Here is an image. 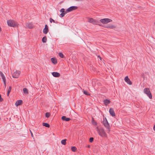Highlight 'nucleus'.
Masks as SVG:
<instances>
[{
  "instance_id": "nucleus-1",
  "label": "nucleus",
  "mask_w": 155,
  "mask_h": 155,
  "mask_svg": "<svg viewBox=\"0 0 155 155\" xmlns=\"http://www.w3.org/2000/svg\"><path fill=\"white\" fill-rule=\"evenodd\" d=\"M102 123L107 129L108 131H110V125L106 118L105 117H103V121L102 122Z\"/></svg>"
},
{
  "instance_id": "nucleus-2",
  "label": "nucleus",
  "mask_w": 155,
  "mask_h": 155,
  "mask_svg": "<svg viewBox=\"0 0 155 155\" xmlns=\"http://www.w3.org/2000/svg\"><path fill=\"white\" fill-rule=\"evenodd\" d=\"M97 131L101 137H106V134L103 128H97Z\"/></svg>"
},
{
  "instance_id": "nucleus-3",
  "label": "nucleus",
  "mask_w": 155,
  "mask_h": 155,
  "mask_svg": "<svg viewBox=\"0 0 155 155\" xmlns=\"http://www.w3.org/2000/svg\"><path fill=\"white\" fill-rule=\"evenodd\" d=\"M7 23L8 26L10 27H15L17 25V22L13 20H8Z\"/></svg>"
},
{
  "instance_id": "nucleus-4",
  "label": "nucleus",
  "mask_w": 155,
  "mask_h": 155,
  "mask_svg": "<svg viewBox=\"0 0 155 155\" xmlns=\"http://www.w3.org/2000/svg\"><path fill=\"white\" fill-rule=\"evenodd\" d=\"M143 92L145 94L147 95V96H148L150 99H151L152 98V95L149 88H144L143 90Z\"/></svg>"
},
{
  "instance_id": "nucleus-5",
  "label": "nucleus",
  "mask_w": 155,
  "mask_h": 155,
  "mask_svg": "<svg viewBox=\"0 0 155 155\" xmlns=\"http://www.w3.org/2000/svg\"><path fill=\"white\" fill-rule=\"evenodd\" d=\"M112 21V20L107 18H105L100 20V21L104 24H107L111 22Z\"/></svg>"
},
{
  "instance_id": "nucleus-6",
  "label": "nucleus",
  "mask_w": 155,
  "mask_h": 155,
  "mask_svg": "<svg viewBox=\"0 0 155 155\" xmlns=\"http://www.w3.org/2000/svg\"><path fill=\"white\" fill-rule=\"evenodd\" d=\"M20 72L19 71H16L12 74V77L15 78H18L19 76Z\"/></svg>"
},
{
  "instance_id": "nucleus-7",
  "label": "nucleus",
  "mask_w": 155,
  "mask_h": 155,
  "mask_svg": "<svg viewBox=\"0 0 155 155\" xmlns=\"http://www.w3.org/2000/svg\"><path fill=\"white\" fill-rule=\"evenodd\" d=\"M0 75L4 82V84L5 87L6 86V80L4 74L1 71H0Z\"/></svg>"
},
{
  "instance_id": "nucleus-8",
  "label": "nucleus",
  "mask_w": 155,
  "mask_h": 155,
  "mask_svg": "<svg viewBox=\"0 0 155 155\" xmlns=\"http://www.w3.org/2000/svg\"><path fill=\"white\" fill-rule=\"evenodd\" d=\"M78 8L77 6H72L67 9V12H71L72 11L75 10Z\"/></svg>"
},
{
  "instance_id": "nucleus-9",
  "label": "nucleus",
  "mask_w": 155,
  "mask_h": 155,
  "mask_svg": "<svg viewBox=\"0 0 155 155\" xmlns=\"http://www.w3.org/2000/svg\"><path fill=\"white\" fill-rule=\"evenodd\" d=\"M100 26H102L101 25H100ZM104 27L107 28H110V29H114L116 28V26L112 25H109L106 26H103Z\"/></svg>"
},
{
  "instance_id": "nucleus-10",
  "label": "nucleus",
  "mask_w": 155,
  "mask_h": 155,
  "mask_svg": "<svg viewBox=\"0 0 155 155\" xmlns=\"http://www.w3.org/2000/svg\"><path fill=\"white\" fill-rule=\"evenodd\" d=\"M124 80L128 84L130 85H131L132 84V82L130 81L127 76H126Z\"/></svg>"
},
{
  "instance_id": "nucleus-11",
  "label": "nucleus",
  "mask_w": 155,
  "mask_h": 155,
  "mask_svg": "<svg viewBox=\"0 0 155 155\" xmlns=\"http://www.w3.org/2000/svg\"><path fill=\"white\" fill-rule=\"evenodd\" d=\"M48 31V28L47 25H46L45 26V28L43 30V32L44 34H46Z\"/></svg>"
},
{
  "instance_id": "nucleus-12",
  "label": "nucleus",
  "mask_w": 155,
  "mask_h": 155,
  "mask_svg": "<svg viewBox=\"0 0 155 155\" xmlns=\"http://www.w3.org/2000/svg\"><path fill=\"white\" fill-rule=\"evenodd\" d=\"M52 75L55 77L58 78L60 76V74L59 73L57 72H54L52 73Z\"/></svg>"
},
{
  "instance_id": "nucleus-13",
  "label": "nucleus",
  "mask_w": 155,
  "mask_h": 155,
  "mask_svg": "<svg viewBox=\"0 0 155 155\" xmlns=\"http://www.w3.org/2000/svg\"><path fill=\"white\" fill-rule=\"evenodd\" d=\"M25 27L29 28H31L33 27L32 24L31 23H27L25 24Z\"/></svg>"
},
{
  "instance_id": "nucleus-14",
  "label": "nucleus",
  "mask_w": 155,
  "mask_h": 155,
  "mask_svg": "<svg viewBox=\"0 0 155 155\" xmlns=\"http://www.w3.org/2000/svg\"><path fill=\"white\" fill-rule=\"evenodd\" d=\"M109 113L111 115L114 117L115 116V114L114 113L113 109L112 108H110L109 109Z\"/></svg>"
},
{
  "instance_id": "nucleus-15",
  "label": "nucleus",
  "mask_w": 155,
  "mask_h": 155,
  "mask_svg": "<svg viewBox=\"0 0 155 155\" xmlns=\"http://www.w3.org/2000/svg\"><path fill=\"white\" fill-rule=\"evenodd\" d=\"M61 119L64 121H68L71 120V119L65 116H63L61 117Z\"/></svg>"
},
{
  "instance_id": "nucleus-16",
  "label": "nucleus",
  "mask_w": 155,
  "mask_h": 155,
  "mask_svg": "<svg viewBox=\"0 0 155 155\" xmlns=\"http://www.w3.org/2000/svg\"><path fill=\"white\" fill-rule=\"evenodd\" d=\"M22 100H17L15 103V105L16 106H18L22 104Z\"/></svg>"
},
{
  "instance_id": "nucleus-17",
  "label": "nucleus",
  "mask_w": 155,
  "mask_h": 155,
  "mask_svg": "<svg viewBox=\"0 0 155 155\" xmlns=\"http://www.w3.org/2000/svg\"><path fill=\"white\" fill-rule=\"evenodd\" d=\"M88 21L90 23H92L94 24H96V21L95 20L93 19V18H90L89 19V20Z\"/></svg>"
},
{
  "instance_id": "nucleus-18",
  "label": "nucleus",
  "mask_w": 155,
  "mask_h": 155,
  "mask_svg": "<svg viewBox=\"0 0 155 155\" xmlns=\"http://www.w3.org/2000/svg\"><path fill=\"white\" fill-rule=\"evenodd\" d=\"M104 104L106 106H107L110 102V101L106 99L104 101Z\"/></svg>"
},
{
  "instance_id": "nucleus-19",
  "label": "nucleus",
  "mask_w": 155,
  "mask_h": 155,
  "mask_svg": "<svg viewBox=\"0 0 155 155\" xmlns=\"http://www.w3.org/2000/svg\"><path fill=\"white\" fill-rule=\"evenodd\" d=\"M51 60L52 62L54 64H56L57 63V60L55 58H51Z\"/></svg>"
},
{
  "instance_id": "nucleus-20",
  "label": "nucleus",
  "mask_w": 155,
  "mask_h": 155,
  "mask_svg": "<svg viewBox=\"0 0 155 155\" xmlns=\"http://www.w3.org/2000/svg\"><path fill=\"white\" fill-rule=\"evenodd\" d=\"M42 124L43 125L46 127L49 128L50 127V125L47 123H43Z\"/></svg>"
},
{
  "instance_id": "nucleus-21",
  "label": "nucleus",
  "mask_w": 155,
  "mask_h": 155,
  "mask_svg": "<svg viewBox=\"0 0 155 155\" xmlns=\"http://www.w3.org/2000/svg\"><path fill=\"white\" fill-rule=\"evenodd\" d=\"M23 91L24 93L28 94V89L26 88H24L23 89Z\"/></svg>"
},
{
  "instance_id": "nucleus-22",
  "label": "nucleus",
  "mask_w": 155,
  "mask_h": 155,
  "mask_svg": "<svg viewBox=\"0 0 155 155\" xmlns=\"http://www.w3.org/2000/svg\"><path fill=\"white\" fill-rule=\"evenodd\" d=\"M66 139H64L63 140H62L61 141V143L64 145H65L66 143Z\"/></svg>"
},
{
  "instance_id": "nucleus-23",
  "label": "nucleus",
  "mask_w": 155,
  "mask_h": 155,
  "mask_svg": "<svg viewBox=\"0 0 155 155\" xmlns=\"http://www.w3.org/2000/svg\"><path fill=\"white\" fill-rule=\"evenodd\" d=\"M47 37L46 36L44 37L42 39V42L43 43H45L47 41Z\"/></svg>"
},
{
  "instance_id": "nucleus-24",
  "label": "nucleus",
  "mask_w": 155,
  "mask_h": 155,
  "mask_svg": "<svg viewBox=\"0 0 155 155\" xmlns=\"http://www.w3.org/2000/svg\"><path fill=\"white\" fill-rule=\"evenodd\" d=\"M92 123L93 125L95 126H96L97 124V122L95 121L93 118H92Z\"/></svg>"
},
{
  "instance_id": "nucleus-25",
  "label": "nucleus",
  "mask_w": 155,
  "mask_h": 155,
  "mask_svg": "<svg viewBox=\"0 0 155 155\" xmlns=\"http://www.w3.org/2000/svg\"><path fill=\"white\" fill-rule=\"evenodd\" d=\"M50 21L51 23H52V22H53L54 23H58L57 21H55L54 20H53L51 18H50Z\"/></svg>"
},
{
  "instance_id": "nucleus-26",
  "label": "nucleus",
  "mask_w": 155,
  "mask_h": 155,
  "mask_svg": "<svg viewBox=\"0 0 155 155\" xmlns=\"http://www.w3.org/2000/svg\"><path fill=\"white\" fill-rule=\"evenodd\" d=\"M84 93L87 95H90V94L86 91L83 90V91Z\"/></svg>"
},
{
  "instance_id": "nucleus-27",
  "label": "nucleus",
  "mask_w": 155,
  "mask_h": 155,
  "mask_svg": "<svg viewBox=\"0 0 155 155\" xmlns=\"http://www.w3.org/2000/svg\"><path fill=\"white\" fill-rule=\"evenodd\" d=\"M77 148L75 147H72L71 148V150L73 152H75Z\"/></svg>"
},
{
  "instance_id": "nucleus-28",
  "label": "nucleus",
  "mask_w": 155,
  "mask_h": 155,
  "mask_svg": "<svg viewBox=\"0 0 155 155\" xmlns=\"http://www.w3.org/2000/svg\"><path fill=\"white\" fill-rule=\"evenodd\" d=\"M50 115V113L48 112H47L45 114V116L47 118L49 117Z\"/></svg>"
},
{
  "instance_id": "nucleus-29",
  "label": "nucleus",
  "mask_w": 155,
  "mask_h": 155,
  "mask_svg": "<svg viewBox=\"0 0 155 155\" xmlns=\"http://www.w3.org/2000/svg\"><path fill=\"white\" fill-rule=\"evenodd\" d=\"M59 56L61 58H64V55L61 53H59Z\"/></svg>"
},
{
  "instance_id": "nucleus-30",
  "label": "nucleus",
  "mask_w": 155,
  "mask_h": 155,
  "mask_svg": "<svg viewBox=\"0 0 155 155\" xmlns=\"http://www.w3.org/2000/svg\"><path fill=\"white\" fill-rule=\"evenodd\" d=\"M93 140H94V138L93 137H90L89 139V141L91 143L93 141Z\"/></svg>"
},
{
  "instance_id": "nucleus-31",
  "label": "nucleus",
  "mask_w": 155,
  "mask_h": 155,
  "mask_svg": "<svg viewBox=\"0 0 155 155\" xmlns=\"http://www.w3.org/2000/svg\"><path fill=\"white\" fill-rule=\"evenodd\" d=\"M65 15V14L64 13H61L60 15V17H63Z\"/></svg>"
},
{
  "instance_id": "nucleus-32",
  "label": "nucleus",
  "mask_w": 155,
  "mask_h": 155,
  "mask_svg": "<svg viewBox=\"0 0 155 155\" xmlns=\"http://www.w3.org/2000/svg\"><path fill=\"white\" fill-rule=\"evenodd\" d=\"M60 12H61V13H64V12H65V9H64L62 8L60 10Z\"/></svg>"
},
{
  "instance_id": "nucleus-33",
  "label": "nucleus",
  "mask_w": 155,
  "mask_h": 155,
  "mask_svg": "<svg viewBox=\"0 0 155 155\" xmlns=\"http://www.w3.org/2000/svg\"><path fill=\"white\" fill-rule=\"evenodd\" d=\"M11 90L8 89V91H7V94L8 96V95L11 92Z\"/></svg>"
},
{
  "instance_id": "nucleus-34",
  "label": "nucleus",
  "mask_w": 155,
  "mask_h": 155,
  "mask_svg": "<svg viewBox=\"0 0 155 155\" xmlns=\"http://www.w3.org/2000/svg\"><path fill=\"white\" fill-rule=\"evenodd\" d=\"M3 99L1 97V94H0V101L2 102V101H3Z\"/></svg>"
},
{
  "instance_id": "nucleus-35",
  "label": "nucleus",
  "mask_w": 155,
  "mask_h": 155,
  "mask_svg": "<svg viewBox=\"0 0 155 155\" xmlns=\"http://www.w3.org/2000/svg\"><path fill=\"white\" fill-rule=\"evenodd\" d=\"M67 12V10L66 11H65V12H64V13L65 14V15L66 14H67L68 12Z\"/></svg>"
},
{
  "instance_id": "nucleus-36",
  "label": "nucleus",
  "mask_w": 155,
  "mask_h": 155,
  "mask_svg": "<svg viewBox=\"0 0 155 155\" xmlns=\"http://www.w3.org/2000/svg\"><path fill=\"white\" fill-rule=\"evenodd\" d=\"M11 89H12V87L10 86L9 87L8 89L11 90Z\"/></svg>"
},
{
  "instance_id": "nucleus-37",
  "label": "nucleus",
  "mask_w": 155,
  "mask_h": 155,
  "mask_svg": "<svg viewBox=\"0 0 155 155\" xmlns=\"http://www.w3.org/2000/svg\"><path fill=\"white\" fill-rule=\"evenodd\" d=\"M31 136L32 137H33V133L31 132Z\"/></svg>"
},
{
  "instance_id": "nucleus-38",
  "label": "nucleus",
  "mask_w": 155,
  "mask_h": 155,
  "mask_svg": "<svg viewBox=\"0 0 155 155\" xmlns=\"http://www.w3.org/2000/svg\"><path fill=\"white\" fill-rule=\"evenodd\" d=\"M153 130L155 131V124L154 125L153 127Z\"/></svg>"
},
{
  "instance_id": "nucleus-39",
  "label": "nucleus",
  "mask_w": 155,
  "mask_h": 155,
  "mask_svg": "<svg viewBox=\"0 0 155 155\" xmlns=\"http://www.w3.org/2000/svg\"><path fill=\"white\" fill-rule=\"evenodd\" d=\"M1 31V27H0V31Z\"/></svg>"
},
{
  "instance_id": "nucleus-40",
  "label": "nucleus",
  "mask_w": 155,
  "mask_h": 155,
  "mask_svg": "<svg viewBox=\"0 0 155 155\" xmlns=\"http://www.w3.org/2000/svg\"><path fill=\"white\" fill-rule=\"evenodd\" d=\"M154 24H155V22L154 23Z\"/></svg>"
}]
</instances>
